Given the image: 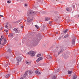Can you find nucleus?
<instances>
[{
	"label": "nucleus",
	"instance_id": "39",
	"mask_svg": "<svg viewBox=\"0 0 79 79\" xmlns=\"http://www.w3.org/2000/svg\"><path fill=\"white\" fill-rule=\"evenodd\" d=\"M25 6H27V4H25Z\"/></svg>",
	"mask_w": 79,
	"mask_h": 79
},
{
	"label": "nucleus",
	"instance_id": "48",
	"mask_svg": "<svg viewBox=\"0 0 79 79\" xmlns=\"http://www.w3.org/2000/svg\"><path fill=\"white\" fill-rule=\"evenodd\" d=\"M57 13V12L56 11L55 12V13Z\"/></svg>",
	"mask_w": 79,
	"mask_h": 79
},
{
	"label": "nucleus",
	"instance_id": "52",
	"mask_svg": "<svg viewBox=\"0 0 79 79\" xmlns=\"http://www.w3.org/2000/svg\"><path fill=\"white\" fill-rule=\"evenodd\" d=\"M0 31H2V29H1V28H0Z\"/></svg>",
	"mask_w": 79,
	"mask_h": 79
},
{
	"label": "nucleus",
	"instance_id": "4",
	"mask_svg": "<svg viewBox=\"0 0 79 79\" xmlns=\"http://www.w3.org/2000/svg\"><path fill=\"white\" fill-rule=\"evenodd\" d=\"M32 17H29L27 19V23H28V24H30L31 23L32 21Z\"/></svg>",
	"mask_w": 79,
	"mask_h": 79
},
{
	"label": "nucleus",
	"instance_id": "40",
	"mask_svg": "<svg viewBox=\"0 0 79 79\" xmlns=\"http://www.w3.org/2000/svg\"><path fill=\"white\" fill-rule=\"evenodd\" d=\"M5 27H6V28H8V26H7V25H6Z\"/></svg>",
	"mask_w": 79,
	"mask_h": 79
},
{
	"label": "nucleus",
	"instance_id": "5",
	"mask_svg": "<svg viewBox=\"0 0 79 79\" xmlns=\"http://www.w3.org/2000/svg\"><path fill=\"white\" fill-rule=\"evenodd\" d=\"M34 11L31 10H29L27 12V14L28 15H32V14H34Z\"/></svg>",
	"mask_w": 79,
	"mask_h": 79
},
{
	"label": "nucleus",
	"instance_id": "16",
	"mask_svg": "<svg viewBox=\"0 0 79 79\" xmlns=\"http://www.w3.org/2000/svg\"><path fill=\"white\" fill-rule=\"evenodd\" d=\"M77 78V76L76 75H74L73 77V79H76Z\"/></svg>",
	"mask_w": 79,
	"mask_h": 79
},
{
	"label": "nucleus",
	"instance_id": "55",
	"mask_svg": "<svg viewBox=\"0 0 79 79\" xmlns=\"http://www.w3.org/2000/svg\"><path fill=\"white\" fill-rule=\"evenodd\" d=\"M64 48V50H65L66 48Z\"/></svg>",
	"mask_w": 79,
	"mask_h": 79
},
{
	"label": "nucleus",
	"instance_id": "14",
	"mask_svg": "<svg viewBox=\"0 0 79 79\" xmlns=\"http://www.w3.org/2000/svg\"><path fill=\"white\" fill-rule=\"evenodd\" d=\"M11 76V74H7L6 76H5L6 78H7V77H10Z\"/></svg>",
	"mask_w": 79,
	"mask_h": 79
},
{
	"label": "nucleus",
	"instance_id": "32",
	"mask_svg": "<svg viewBox=\"0 0 79 79\" xmlns=\"http://www.w3.org/2000/svg\"><path fill=\"white\" fill-rule=\"evenodd\" d=\"M57 71L58 72H59L60 71V69L59 68H58L57 69Z\"/></svg>",
	"mask_w": 79,
	"mask_h": 79
},
{
	"label": "nucleus",
	"instance_id": "20",
	"mask_svg": "<svg viewBox=\"0 0 79 79\" xmlns=\"http://www.w3.org/2000/svg\"><path fill=\"white\" fill-rule=\"evenodd\" d=\"M69 36V35L68 34H67V35L64 36V38H66V37H68Z\"/></svg>",
	"mask_w": 79,
	"mask_h": 79
},
{
	"label": "nucleus",
	"instance_id": "13",
	"mask_svg": "<svg viewBox=\"0 0 79 79\" xmlns=\"http://www.w3.org/2000/svg\"><path fill=\"white\" fill-rule=\"evenodd\" d=\"M35 73L36 74H41V73L40 72H39L38 70H36L35 71Z\"/></svg>",
	"mask_w": 79,
	"mask_h": 79
},
{
	"label": "nucleus",
	"instance_id": "31",
	"mask_svg": "<svg viewBox=\"0 0 79 79\" xmlns=\"http://www.w3.org/2000/svg\"><path fill=\"white\" fill-rule=\"evenodd\" d=\"M39 61H40L39 59L38 58L36 60V62L37 63H38V62H39Z\"/></svg>",
	"mask_w": 79,
	"mask_h": 79
},
{
	"label": "nucleus",
	"instance_id": "42",
	"mask_svg": "<svg viewBox=\"0 0 79 79\" xmlns=\"http://www.w3.org/2000/svg\"><path fill=\"white\" fill-rule=\"evenodd\" d=\"M61 39V37H59V39L60 40V39Z\"/></svg>",
	"mask_w": 79,
	"mask_h": 79
},
{
	"label": "nucleus",
	"instance_id": "51",
	"mask_svg": "<svg viewBox=\"0 0 79 79\" xmlns=\"http://www.w3.org/2000/svg\"><path fill=\"white\" fill-rule=\"evenodd\" d=\"M8 30H7L6 31V32H8Z\"/></svg>",
	"mask_w": 79,
	"mask_h": 79
},
{
	"label": "nucleus",
	"instance_id": "23",
	"mask_svg": "<svg viewBox=\"0 0 79 79\" xmlns=\"http://www.w3.org/2000/svg\"><path fill=\"white\" fill-rule=\"evenodd\" d=\"M5 67H7V66H8V63H6V62L5 63Z\"/></svg>",
	"mask_w": 79,
	"mask_h": 79
},
{
	"label": "nucleus",
	"instance_id": "8",
	"mask_svg": "<svg viewBox=\"0 0 79 79\" xmlns=\"http://www.w3.org/2000/svg\"><path fill=\"white\" fill-rule=\"evenodd\" d=\"M75 39H73V40L72 41L73 46H75L76 45V44H75Z\"/></svg>",
	"mask_w": 79,
	"mask_h": 79
},
{
	"label": "nucleus",
	"instance_id": "33",
	"mask_svg": "<svg viewBox=\"0 0 79 79\" xmlns=\"http://www.w3.org/2000/svg\"><path fill=\"white\" fill-rule=\"evenodd\" d=\"M58 70H56H56H55V73H58Z\"/></svg>",
	"mask_w": 79,
	"mask_h": 79
},
{
	"label": "nucleus",
	"instance_id": "18",
	"mask_svg": "<svg viewBox=\"0 0 79 79\" xmlns=\"http://www.w3.org/2000/svg\"><path fill=\"white\" fill-rule=\"evenodd\" d=\"M73 73V72L71 71H69L68 72V74H72Z\"/></svg>",
	"mask_w": 79,
	"mask_h": 79
},
{
	"label": "nucleus",
	"instance_id": "2",
	"mask_svg": "<svg viewBox=\"0 0 79 79\" xmlns=\"http://www.w3.org/2000/svg\"><path fill=\"white\" fill-rule=\"evenodd\" d=\"M37 41H38V40L37 39H33L30 42V45H34V44H35V43L37 42Z\"/></svg>",
	"mask_w": 79,
	"mask_h": 79
},
{
	"label": "nucleus",
	"instance_id": "6",
	"mask_svg": "<svg viewBox=\"0 0 79 79\" xmlns=\"http://www.w3.org/2000/svg\"><path fill=\"white\" fill-rule=\"evenodd\" d=\"M14 31L15 32V33H19V29L17 28H15L14 29Z\"/></svg>",
	"mask_w": 79,
	"mask_h": 79
},
{
	"label": "nucleus",
	"instance_id": "56",
	"mask_svg": "<svg viewBox=\"0 0 79 79\" xmlns=\"http://www.w3.org/2000/svg\"><path fill=\"white\" fill-rule=\"evenodd\" d=\"M15 40H16V38H15Z\"/></svg>",
	"mask_w": 79,
	"mask_h": 79
},
{
	"label": "nucleus",
	"instance_id": "11",
	"mask_svg": "<svg viewBox=\"0 0 79 79\" xmlns=\"http://www.w3.org/2000/svg\"><path fill=\"white\" fill-rule=\"evenodd\" d=\"M33 73V72H32V71L31 70H30L28 71V74L29 75L32 74Z\"/></svg>",
	"mask_w": 79,
	"mask_h": 79
},
{
	"label": "nucleus",
	"instance_id": "24",
	"mask_svg": "<svg viewBox=\"0 0 79 79\" xmlns=\"http://www.w3.org/2000/svg\"><path fill=\"white\" fill-rule=\"evenodd\" d=\"M7 52H9V53H11V49H10V48L8 50H7Z\"/></svg>",
	"mask_w": 79,
	"mask_h": 79
},
{
	"label": "nucleus",
	"instance_id": "46",
	"mask_svg": "<svg viewBox=\"0 0 79 79\" xmlns=\"http://www.w3.org/2000/svg\"><path fill=\"white\" fill-rule=\"evenodd\" d=\"M23 26L22 25L21 26V28H23Z\"/></svg>",
	"mask_w": 79,
	"mask_h": 79
},
{
	"label": "nucleus",
	"instance_id": "3",
	"mask_svg": "<svg viewBox=\"0 0 79 79\" xmlns=\"http://www.w3.org/2000/svg\"><path fill=\"white\" fill-rule=\"evenodd\" d=\"M27 55H29L31 56H35V52L33 51L28 52L27 53Z\"/></svg>",
	"mask_w": 79,
	"mask_h": 79
},
{
	"label": "nucleus",
	"instance_id": "36",
	"mask_svg": "<svg viewBox=\"0 0 79 79\" xmlns=\"http://www.w3.org/2000/svg\"><path fill=\"white\" fill-rule=\"evenodd\" d=\"M24 77H21L20 79H24Z\"/></svg>",
	"mask_w": 79,
	"mask_h": 79
},
{
	"label": "nucleus",
	"instance_id": "38",
	"mask_svg": "<svg viewBox=\"0 0 79 79\" xmlns=\"http://www.w3.org/2000/svg\"><path fill=\"white\" fill-rule=\"evenodd\" d=\"M18 12H21V10L19 9L18 10Z\"/></svg>",
	"mask_w": 79,
	"mask_h": 79
},
{
	"label": "nucleus",
	"instance_id": "53",
	"mask_svg": "<svg viewBox=\"0 0 79 79\" xmlns=\"http://www.w3.org/2000/svg\"><path fill=\"white\" fill-rule=\"evenodd\" d=\"M25 22H27V20H25Z\"/></svg>",
	"mask_w": 79,
	"mask_h": 79
},
{
	"label": "nucleus",
	"instance_id": "22",
	"mask_svg": "<svg viewBox=\"0 0 79 79\" xmlns=\"http://www.w3.org/2000/svg\"><path fill=\"white\" fill-rule=\"evenodd\" d=\"M9 37H13V34H10L8 35Z\"/></svg>",
	"mask_w": 79,
	"mask_h": 79
},
{
	"label": "nucleus",
	"instance_id": "15",
	"mask_svg": "<svg viewBox=\"0 0 79 79\" xmlns=\"http://www.w3.org/2000/svg\"><path fill=\"white\" fill-rule=\"evenodd\" d=\"M50 19L49 17H46L45 18V21H48Z\"/></svg>",
	"mask_w": 79,
	"mask_h": 79
},
{
	"label": "nucleus",
	"instance_id": "54",
	"mask_svg": "<svg viewBox=\"0 0 79 79\" xmlns=\"http://www.w3.org/2000/svg\"><path fill=\"white\" fill-rule=\"evenodd\" d=\"M78 16L79 17V15H78Z\"/></svg>",
	"mask_w": 79,
	"mask_h": 79
},
{
	"label": "nucleus",
	"instance_id": "21",
	"mask_svg": "<svg viewBox=\"0 0 79 79\" xmlns=\"http://www.w3.org/2000/svg\"><path fill=\"white\" fill-rule=\"evenodd\" d=\"M38 59H39L40 61V60H42L43 59V58L42 57H40L39 58H38Z\"/></svg>",
	"mask_w": 79,
	"mask_h": 79
},
{
	"label": "nucleus",
	"instance_id": "7",
	"mask_svg": "<svg viewBox=\"0 0 79 79\" xmlns=\"http://www.w3.org/2000/svg\"><path fill=\"white\" fill-rule=\"evenodd\" d=\"M17 60L18 61H21L22 60V58L21 57H17Z\"/></svg>",
	"mask_w": 79,
	"mask_h": 79
},
{
	"label": "nucleus",
	"instance_id": "25",
	"mask_svg": "<svg viewBox=\"0 0 79 79\" xmlns=\"http://www.w3.org/2000/svg\"><path fill=\"white\" fill-rule=\"evenodd\" d=\"M7 71H11V69H10V68L8 67V68H7Z\"/></svg>",
	"mask_w": 79,
	"mask_h": 79
},
{
	"label": "nucleus",
	"instance_id": "50",
	"mask_svg": "<svg viewBox=\"0 0 79 79\" xmlns=\"http://www.w3.org/2000/svg\"><path fill=\"white\" fill-rule=\"evenodd\" d=\"M58 34V32H56V34Z\"/></svg>",
	"mask_w": 79,
	"mask_h": 79
},
{
	"label": "nucleus",
	"instance_id": "41",
	"mask_svg": "<svg viewBox=\"0 0 79 79\" xmlns=\"http://www.w3.org/2000/svg\"><path fill=\"white\" fill-rule=\"evenodd\" d=\"M43 27H45V25H44L43 26Z\"/></svg>",
	"mask_w": 79,
	"mask_h": 79
},
{
	"label": "nucleus",
	"instance_id": "17",
	"mask_svg": "<svg viewBox=\"0 0 79 79\" xmlns=\"http://www.w3.org/2000/svg\"><path fill=\"white\" fill-rule=\"evenodd\" d=\"M68 29H66V30L64 31V33H65V34H66V33L67 32H68Z\"/></svg>",
	"mask_w": 79,
	"mask_h": 79
},
{
	"label": "nucleus",
	"instance_id": "57",
	"mask_svg": "<svg viewBox=\"0 0 79 79\" xmlns=\"http://www.w3.org/2000/svg\"><path fill=\"white\" fill-rule=\"evenodd\" d=\"M60 48H61V47H60Z\"/></svg>",
	"mask_w": 79,
	"mask_h": 79
},
{
	"label": "nucleus",
	"instance_id": "47",
	"mask_svg": "<svg viewBox=\"0 0 79 79\" xmlns=\"http://www.w3.org/2000/svg\"><path fill=\"white\" fill-rule=\"evenodd\" d=\"M3 27H2L1 28V30H2V29H3Z\"/></svg>",
	"mask_w": 79,
	"mask_h": 79
},
{
	"label": "nucleus",
	"instance_id": "19",
	"mask_svg": "<svg viewBox=\"0 0 79 79\" xmlns=\"http://www.w3.org/2000/svg\"><path fill=\"white\" fill-rule=\"evenodd\" d=\"M35 26L36 28V29H38L39 28V26H38L37 25H35Z\"/></svg>",
	"mask_w": 79,
	"mask_h": 79
},
{
	"label": "nucleus",
	"instance_id": "43",
	"mask_svg": "<svg viewBox=\"0 0 79 79\" xmlns=\"http://www.w3.org/2000/svg\"><path fill=\"white\" fill-rule=\"evenodd\" d=\"M41 0H37L38 2H40Z\"/></svg>",
	"mask_w": 79,
	"mask_h": 79
},
{
	"label": "nucleus",
	"instance_id": "28",
	"mask_svg": "<svg viewBox=\"0 0 79 79\" xmlns=\"http://www.w3.org/2000/svg\"><path fill=\"white\" fill-rule=\"evenodd\" d=\"M20 22H21V20H18V21H17L16 22V23H20Z\"/></svg>",
	"mask_w": 79,
	"mask_h": 79
},
{
	"label": "nucleus",
	"instance_id": "49",
	"mask_svg": "<svg viewBox=\"0 0 79 79\" xmlns=\"http://www.w3.org/2000/svg\"><path fill=\"white\" fill-rule=\"evenodd\" d=\"M7 58H9V57L8 56H7L6 57Z\"/></svg>",
	"mask_w": 79,
	"mask_h": 79
},
{
	"label": "nucleus",
	"instance_id": "45",
	"mask_svg": "<svg viewBox=\"0 0 79 79\" xmlns=\"http://www.w3.org/2000/svg\"><path fill=\"white\" fill-rule=\"evenodd\" d=\"M49 24H51V23H52V22L51 21H50L49 22Z\"/></svg>",
	"mask_w": 79,
	"mask_h": 79
},
{
	"label": "nucleus",
	"instance_id": "10",
	"mask_svg": "<svg viewBox=\"0 0 79 79\" xmlns=\"http://www.w3.org/2000/svg\"><path fill=\"white\" fill-rule=\"evenodd\" d=\"M47 58L48 59V60H50L52 59V56H51L48 55L47 56Z\"/></svg>",
	"mask_w": 79,
	"mask_h": 79
},
{
	"label": "nucleus",
	"instance_id": "27",
	"mask_svg": "<svg viewBox=\"0 0 79 79\" xmlns=\"http://www.w3.org/2000/svg\"><path fill=\"white\" fill-rule=\"evenodd\" d=\"M56 76H53V77H52V79H56Z\"/></svg>",
	"mask_w": 79,
	"mask_h": 79
},
{
	"label": "nucleus",
	"instance_id": "9",
	"mask_svg": "<svg viewBox=\"0 0 79 79\" xmlns=\"http://www.w3.org/2000/svg\"><path fill=\"white\" fill-rule=\"evenodd\" d=\"M27 73H28L27 71L25 72L24 74L23 75V77L24 78H25V77L27 76Z\"/></svg>",
	"mask_w": 79,
	"mask_h": 79
},
{
	"label": "nucleus",
	"instance_id": "1",
	"mask_svg": "<svg viewBox=\"0 0 79 79\" xmlns=\"http://www.w3.org/2000/svg\"><path fill=\"white\" fill-rule=\"evenodd\" d=\"M6 42V38L3 39V36H2L0 39V44L1 45H5Z\"/></svg>",
	"mask_w": 79,
	"mask_h": 79
},
{
	"label": "nucleus",
	"instance_id": "35",
	"mask_svg": "<svg viewBox=\"0 0 79 79\" xmlns=\"http://www.w3.org/2000/svg\"><path fill=\"white\" fill-rule=\"evenodd\" d=\"M19 61H18L17 63V65H19Z\"/></svg>",
	"mask_w": 79,
	"mask_h": 79
},
{
	"label": "nucleus",
	"instance_id": "44",
	"mask_svg": "<svg viewBox=\"0 0 79 79\" xmlns=\"http://www.w3.org/2000/svg\"><path fill=\"white\" fill-rule=\"evenodd\" d=\"M0 16L1 17H3V15H0Z\"/></svg>",
	"mask_w": 79,
	"mask_h": 79
},
{
	"label": "nucleus",
	"instance_id": "30",
	"mask_svg": "<svg viewBox=\"0 0 79 79\" xmlns=\"http://www.w3.org/2000/svg\"><path fill=\"white\" fill-rule=\"evenodd\" d=\"M66 10H67L68 11H69V8H67L66 9Z\"/></svg>",
	"mask_w": 79,
	"mask_h": 79
},
{
	"label": "nucleus",
	"instance_id": "12",
	"mask_svg": "<svg viewBox=\"0 0 79 79\" xmlns=\"http://www.w3.org/2000/svg\"><path fill=\"white\" fill-rule=\"evenodd\" d=\"M26 64H28V65H30L31 64V62H28L27 61L26 62Z\"/></svg>",
	"mask_w": 79,
	"mask_h": 79
},
{
	"label": "nucleus",
	"instance_id": "34",
	"mask_svg": "<svg viewBox=\"0 0 79 79\" xmlns=\"http://www.w3.org/2000/svg\"><path fill=\"white\" fill-rule=\"evenodd\" d=\"M7 3H11V1L10 0H9L7 2Z\"/></svg>",
	"mask_w": 79,
	"mask_h": 79
},
{
	"label": "nucleus",
	"instance_id": "29",
	"mask_svg": "<svg viewBox=\"0 0 79 79\" xmlns=\"http://www.w3.org/2000/svg\"><path fill=\"white\" fill-rule=\"evenodd\" d=\"M41 55H41V54H38V55H37V56L38 57H39V56H41Z\"/></svg>",
	"mask_w": 79,
	"mask_h": 79
},
{
	"label": "nucleus",
	"instance_id": "26",
	"mask_svg": "<svg viewBox=\"0 0 79 79\" xmlns=\"http://www.w3.org/2000/svg\"><path fill=\"white\" fill-rule=\"evenodd\" d=\"M63 51V50L62 49V50L60 52H59L58 53V55H60V53H61V52H62Z\"/></svg>",
	"mask_w": 79,
	"mask_h": 79
},
{
	"label": "nucleus",
	"instance_id": "37",
	"mask_svg": "<svg viewBox=\"0 0 79 79\" xmlns=\"http://www.w3.org/2000/svg\"><path fill=\"white\" fill-rule=\"evenodd\" d=\"M73 8H75V5H73Z\"/></svg>",
	"mask_w": 79,
	"mask_h": 79
}]
</instances>
